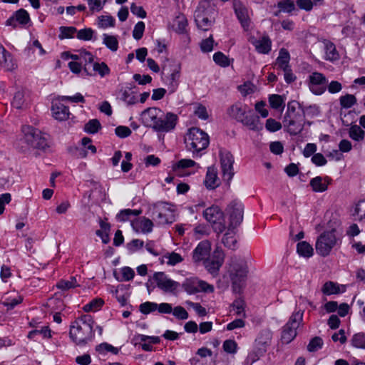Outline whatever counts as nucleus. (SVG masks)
Segmentation results:
<instances>
[{
    "label": "nucleus",
    "mask_w": 365,
    "mask_h": 365,
    "mask_svg": "<svg viewBox=\"0 0 365 365\" xmlns=\"http://www.w3.org/2000/svg\"><path fill=\"white\" fill-rule=\"evenodd\" d=\"M297 252L300 256L310 257L313 255L314 250L309 243L302 241L297 244Z\"/></svg>",
    "instance_id": "40"
},
{
    "label": "nucleus",
    "mask_w": 365,
    "mask_h": 365,
    "mask_svg": "<svg viewBox=\"0 0 365 365\" xmlns=\"http://www.w3.org/2000/svg\"><path fill=\"white\" fill-rule=\"evenodd\" d=\"M103 304V301L101 299H95L89 303L83 306V309L86 312H96L98 310Z\"/></svg>",
    "instance_id": "55"
},
{
    "label": "nucleus",
    "mask_w": 365,
    "mask_h": 365,
    "mask_svg": "<svg viewBox=\"0 0 365 365\" xmlns=\"http://www.w3.org/2000/svg\"><path fill=\"white\" fill-rule=\"evenodd\" d=\"M29 98L26 91L20 89L15 92L11 102L13 108L18 110H24L28 108Z\"/></svg>",
    "instance_id": "23"
},
{
    "label": "nucleus",
    "mask_w": 365,
    "mask_h": 365,
    "mask_svg": "<svg viewBox=\"0 0 365 365\" xmlns=\"http://www.w3.org/2000/svg\"><path fill=\"white\" fill-rule=\"evenodd\" d=\"M163 115V110L158 108H148L144 110L141 113V118L143 123L151 126L154 129V125L160 119Z\"/></svg>",
    "instance_id": "21"
},
{
    "label": "nucleus",
    "mask_w": 365,
    "mask_h": 365,
    "mask_svg": "<svg viewBox=\"0 0 365 365\" xmlns=\"http://www.w3.org/2000/svg\"><path fill=\"white\" fill-rule=\"evenodd\" d=\"M322 43L325 53L324 59L331 62L338 61L339 59V54L334 43L326 39Z\"/></svg>",
    "instance_id": "32"
},
{
    "label": "nucleus",
    "mask_w": 365,
    "mask_h": 365,
    "mask_svg": "<svg viewBox=\"0 0 365 365\" xmlns=\"http://www.w3.org/2000/svg\"><path fill=\"white\" fill-rule=\"evenodd\" d=\"M220 158L222 178L230 182L234 176L233 164L235 162L232 154L227 150L220 151Z\"/></svg>",
    "instance_id": "12"
},
{
    "label": "nucleus",
    "mask_w": 365,
    "mask_h": 365,
    "mask_svg": "<svg viewBox=\"0 0 365 365\" xmlns=\"http://www.w3.org/2000/svg\"><path fill=\"white\" fill-rule=\"evenodd\" d=\"M211 244L208 240L200 242L192 252V259L195 262L205 260L210 254Z\"/></svg>",
    "instance_id": "22"
},
{
    "label": "nucleus",
    "mask_w": 365,
    "mask_h": 365,
    "mask_svg": "<svg viewBox=\"0 0 365 365\" xmlns=\"http://www.w3.org/2000/svg\"><path fill=\"white\" fill-rule=\"evenodd\" d=\"M58 38L60 39L71 38L77 32L76 28L73 26H61Z\"/></svg>",
    "instance_id": "50"
},
{
    "label": "nucleus",
    "mask_w": 365,
    "mask_h": 365,
    "mask_svg": "<svg viewBox=\"0 0 365 365\" xmlns=\"http://www.w3.org/2000/svg\"><path fill=\"white\" fill-rule=\"evenodd\" d=\"M158 308V304L155 302H146L140 305L139 309L143 314H148L155 312Z\"/></svg>",
    "instance_id": "61"
},
{
    "label": "nucleus",
    "mask_w": 365,
    "mask_h": 365,
    "mask_svg": "<svg viewBox=\"0 0 365 365\" xmlns=\"http://www.w3.org/2000/svg\"><path fill=\"white\" fill-rule=\"evenodd\" d=\"M93 325L92 316L84 314L78 317L70 327V338L77 345L86 344L94 336Z\"/></svg>",
    "instance_id": "1"
},
{
    "label": "nucleus",
    "mask_w": 365,
    "mask_h": 365,
    "mask_svg": "<svg viewBox=\"0 0 365 365\" xmlns=\"http://www.w3.org/2000/svg\"><path fill=\"white\" fill-rule=\"evenodd\" d=\"M120 100L125 102L128 106L133 105L137 102L135 93L129 88L122 89L120 91Z\"/></svg>",
    "instance_id": "39"
},
{
    "label": "nucleus",
    "mask_w": 365,
    "mask_h": 365,
    "mask_svg": "<svg viewBox=\"0 0 365 365\" xmlns=\"http://www.w3.org/2000/svg\"><path fill=\"white\" fill-rule=\"evenodd\" d=\"M284 130L292 135H297L303 130L305 122L304 111L297 110L295 106L288 104L287 110L283 118Z\"/></svg>",
    "instance_id": "3"
},
{
    "label": "nucleus",
    "mask_w": 365,
    "mask_h": 365,
    "mask_svg": "<svg viewBox=\"0 0 365 365\" xmlns=\"http://www.w3.org/2000/svg\"><path fill=\"white\" fill-rule=\"evenodd\" d=\"M245 304L244 300L239 298V299H235L232 302L231 306L233 308V310L235 311L237 315H238L240 317H245L246 314L245 312Z\"/></svg>",
    "instance_id": "57"
},
{
    "label": "nucleus",
    "mask_w": 365,
    "mask_h": 365,
    "mask_svg": "<svg viewBox=\"0 0 365 365\" xmlns=\"http://www.w3.org/2000/svg\"><path fill=\"white\" fill-rule=\"evenodd\" d=\"M95 31L91 28H85L83 29L77 30L76 37L82 41H91L93 38Z\"/></svg>",
    "instance_id": "53"
},
{
    "label": "nucleus",
    "mask_w": 365,
    "mask_h": 365,
    "mask_svg": "<svg viewBox=\"0 0 365 365\" xmlns=\"http://www.w3.org/2000/svg\"><path fill=\"white\" fill-rule=\"evenodd\" d=\"M272 339V332L269 329H264L260 331L255 339V347L257 349V356L263 355L267 351V347L270 345Z\"/></svg>",
    "instance_id": "18"
},
{
    "label": "nucleus",
    "mask_w": 365,
    "mask_h": 365,
    "mask_svg": "<svg viewBox=\"0 0 365 365\" xmlns=\"http://www.w3.org/2000/svg\"><path fill=\"white\" fill-rule=\"evenodd\" d=\"M290 55L288 51L285 48H281L279 52V56L274 63V67L277 69L284 70L290 67L289 66Z\"/></svg>",
    "instance_id": "33"
},
{
    "label": "nucleus",
    "mask_w": 365,
    "mask_h": 365,
    "mask_svg": "<svg viewBox=\"0 0 365 365\" xmlns=\"http://www.w3.org/2000/svg\"><path fill=\"white\" fill-rule=\"evenodd\" d=\"M187 26V20L185 16L182 14L177 15L172 24L173 30L178 34H184L186 32Z\"/></svg>",
    "instance_id": "36"
},
{
    "label": "nucleus",
    "mask_w": 365,
    "mask_h": 365,
    "mask_svg": "<svg viewBox=\"0 0 365 365\" xmlns=\"http://www.w3.org/2000/svg\"><path fill=\"white\" fill-rule=\"evenodd\" d=\"M323 340L319 336L314 337L307 346V350L310 352H314L322 349L323 346Z\"/></svg>",
    "instance_id": "63"
},
{
    "label": "nucleus",
    "mask_w": 365,
    "mask_h": 365,
    "mask_svg": "<svg viewBox=\"0 0 365 365\" xmlns=\"http://www.w3.org/2000/svg\"><path fill=\"white\" fill-rule=\"evenodd\" d=\"M340 244L341 240L337 237L335 229L325 230L317 238L316 252L319 255L325 257L329 256L331 250Z\"/></svg>",
    "instance_id": "5"
},
{
    "label": "nucleus",
    "mask_w": 365,
    "mask_h": 365,
    "mask_svg": "<svg viewBox=\"0 0 365 365\" xmlns=\"http://www.w3.org/2000/svg\"><path fill=\"white\" fill-rule=\"evenodd\" d=\"M277 7L279 8L280 11L284 13H291L295 9V5L292 0H284L277 4Z\"/></svg>",
    "instance_id": "60"
},
{
    "label": "nucleus",
    "mask_w": 365,
    "mask_h": 365,
    "mask_svg": "<svg viewBox=\"0 0 365 365\" xmlns=\"http://www.w3.org/2000/svg\"><path fill=\"white\" fill-rule=\"evenodd\" d=\"M225 259V254L223 250L217 247L211 257H207L204 261V265L206 269L212 275H216L222 267Z\"/></svg>",
    "instance_id": "14"
},
{
    "label": "nucleus",
    "mask_w": 365,
    "mask_h": 365,
    "mask_svg": "<svg viewBox=\"0 0 365 365\" xmlns=\"http://www.w3.org/2000/svg\"><path fill=\"white\" fill-rule=\"evenodd\" d=\"M79 284L75 277H71L68 280L61 279L56 284V287L63 291L78 287Z\"/></svg>",
    "instance_id": "44"
},
{
    "label": "nucleus",
    "mask_w": 365,
    "mask_h": 365,
    "mask_svg": "<svg viewBox=\"0 0 365 365\" xmlns=\"http://www.w3.org/2000/svg\"><path fill=\"white\" fill-rule=\"evenodd\" d=\"M322 292L326 295L336 294L344 292V289H341L340 286L333 282H327L322 289Z\"/></svg>",
    "instance_id": "41"
},
{
    "label": "nucleus",
    "mask_w": 365,
    "mask_h": 365,
    "mask_svg": "<svg viewBox=\"0 0 365 365\" xmlns=\"http://www.w3.org/2000/svg\"><path fill=\"white\" fill-rule=\"evenodd\" d=\"M165 257L168 259L167 264L171 266H174L183 260L182 256L175 252L168 253L166 255H165Z\"/></svg>",
    "instance_id": "64"
},
{
    "label": "nucleus",
    "mask_w": 365,
    "mask_h": 365,
    "mask_svg": "<svg viewBox=\"0 0 365 365\" xmlns=\"http://www.w3.org/2000/svg\"><path fill=\"white\" fill-rule=\"evenodd\" d=\"M24 138L22 141L26 143L29 147L33 148L36 139L41 134V131L31 125H24L22 127Z\"/></svg>",
    "instance_id": "26"
},
{
    "label": "nucleus",
    "mask_w": 365,
    "mask_h": 365,
    "mask_svg": "<svg viewBox=\"0 0 365 365\" xmlns=\"http://www.w3.org/2000/svg\"><path fill=\"white\" fill-rule=\"evenodd\" d=\"M233 8L236 16L244 31H249L252 25V11L240 1H235Z\"/></svg>",
    "instance_id": "11"
},
{
    "label": "nucleus",
    "mask_w": 365,
    "mask_h": 365,
    "mask_svg": "<svg viewBox=\"0 0 365 365\" xmlns=\"http://www.w3.org/2000/svg\"><path fill=\"white\" fill-rule=\"evenodd\" d=\"M213 61L216 64L223 68L230 65V59L220 51L216 52L213 55Z\"/></svg>",
    "instance_id": "49"
},
{
    "label": "nucleus",
    "mask_w": 365,
    "mask_h": 365,
    "mask_svg": "<svg viewBox=\"0 0 365 365\" xmlns=\"http://www.w3.org/2000/svg\"><path fill=\"white\" fill-rule=\"evenodd\" d=\"M203 216L207 222L213 225L215 232L220 233L224 231L225 228L222 223L224 214L219 207L211 206L207 207L204 211Z\"/></svg>",
    "instance_id": "10"
},
{
    "label": "nucleus",
    "mask_w": 365,
    "mask_h": 365,
    "mask_svg": "<svg viewBox=\"0 0 365 365\" xmlns=\"http://www.w3.org/2000/svg\"><path fill=\"white\" fill-rule=\"evenodd\" d=\"M195 164L196 163L191 159H182L173 164L172 170L176 174L180 175L179 172L181 169L193 167Z\"/></svg>",
    "instance_id": "45"
},
{
    "label": "nucleus",
    "mask_w": 365,
    "mask_h": 365,
    "mask_svg": "<svg viewBox=\"0 0 365 365\" xmlns=\"http://www.w3.org/2000/svg\"><path fill=\"white\" fill-rule=\"evenodd\" d=\"M178 117L173 113H167L165 114L163 112V115L160 119L154 125V130L158 132L168 133L173 130L176 125Z\"/></svg>",
    "instance_id": "17"
},
{
    "label": "nucleus",
    "mask_w": 365,
    "mask_h": 365,
    "mask_svg": "<svg viewBox=\"0 0 365 365\" xmlns=\"http://www.w3.org/2000/svg\"><path fill=\"white\" fill-rule=\"evenodd\" d=\"M142 211L140 210H130V209H125L121 210L118 215H117V219L120 222H125L128 221L130 219V217L131 215L133 216H138L140 215Z\"/></svg>",
    "instance_id": "47"
},
{
    "label": "nucleus",
    "mask_w": 365,
    "mask_h": 365,
    "mask_svg": "<svg viewBox=\"0 0 365 365\" xmlns=\"http://www.w3.org/2000/svg\"><path fill=\"white\" fill-rule=\"evenodd\" d=\"M135 225L143 233H148L153 230V223L148 218L142 217L135 222Z\"/></svg>",
    "instance_id": "46"
},
{
    "label": "nucleus",
    "mask_w": 365,
    "mask_h": 365,
    "mask_svg": "<svg viewBox=\"0 0 365 365\" xmlns=\"http://www.w3.org/2000/svg\"><path fill=\"white\" fill-rule=\"evenodd\" d=\"M340 105L343 108H350L356 103V98L352 94H346L339 98Z\"/></svg>",
    "instance_id": "48"
},
{
    "label": "nucleus",
    "mask_w": 365,
    "mask_h": 365,
    "mask_svg": "<svg viewBox=\"0 0 365 365\" xmlns=\"http://www.w3.org/2000/svg\"><path fill=\"white\" fill-rule=\"evenodd\" d=\"M215 9L207 1H202L195 11V21L202 31H208L215 21Z\"/></svg>",
    "instance_id": "6"
},
{
    "label": "nucleus",
    "mask_w": 365,
    "mask_h": 365,
    "mask_svg": "<svg viewBox=\"0 0 365 365\" xmlns=\"http://www.w3.org/2000/svg\"><path fill=\"white\" fill-rule=\"evenodd\" d=\"M351 344L356 348L365 349V334L361 332L354 334L351 339Z\"/></svg>",
    "instance_id": "58"
},
{
    "label": "nucleus",
    "mask_w": 365,
    "mask_h": 365,
    "mask_svg": "<svg viewBox=\"0 0 365 365\" xmlns=\"http://www.w3.org/2000/svg\"><path fill=\"white\" fill-rule=\"evenodd\" d=\"M244 125L252 130H259V120L251 110H248L244 118L240 121Z\"/></svg>",
    "instance_id": "35"
},
{
    "label": "nucleus",
    "mask_w": 365,
    "mask_h": 365,
    "mask_svg": "<svg viewBox=\"0 0 365 365\" xmlns=\"http://www.w3.org/2000/svg\"><path fill=\"white\" fill-rule=\"evenodd\" d=\"M182 287L188 294H194L200 292L206 293L214 292L212 285L195 277L186 278L182 284Z\"/></svg>",
    "instance_id": "9"
},
{
    "label": "nucleus",
    "mask_w": 365,
    "mask_h": 365,
    "mask_svg": "<svg viewBox=\"0 0 365 365\" xmlns=\"http://www.w3.org/2000/svg\"><path fill=\"white\" fill-rule=\"evenodd\" d=\"M135 345H140L143 350L145 351H150L153 350V344L160 343V338L158 336H150L144 334H138L133 336V339Z\"/></svg>",
    "instance_id": "20"
},
{
    "label": "nucleus",
    "mask_w": 365,
    "mask_h": 365,
    "mask_svg": "<svg viewBox=\"0 0 365 365\" xmlns=\"http://www.w3.org/2000/svg\"><path fill=\"white\" fill-rule=\"evenodd\" d=\"M88 3L89 9L92 12H98L101 11L106 4V0H86Z\"/></svg>",
    "instance_id": "59"
},
{
    "label": "nucleus",
    "mask_w": 365,
    "mask_h": 365,
    "mask_svg": "<svg viewBox=\"0 0 365 365\" xmlns=\"http://www.w3.org/2000/svg\"><path fill=\"white\" fill-rule=\"evenodd\" d=\"M23 297L20 294H16L14 296L6 297L2 302V304L7 308V309H13L16 305L23 302Z\"/></svg>",
    "instance_id": "43"
},
{
    "label": "nucleus",
    "mask_w": 365,
    "mask_h": 365,
    "mask_svg": "<svg viewBox=\"0 0 365 365\" xmlns=\"http://www.w3.org/2000/svg\"><path fill=\"white\" fill-rule=\"evenodd\" d=\"M30 21L29 13L24 9H21L15 12L14 16L8 19L6 21V26H11L15 28L16 23L21 25H26Z\"/></svg>",
    "instance_id": "24"
},
{
    "label": "nucleus",
    "mask_w": 365,
    "mask_h": 365,
    "mask_svg": "<svg viewBox=\"0 0 365 365\" xmlns=\"http://www.w3.org/2000/svg\"><path fill=\"white\" fill-rule=\"evenodd\" d=\"M331 179L327 176L322 178L317 176L311 179L309 185L315 192H323L328 189V185L331 183Z\"/></svg>",
    "instance_id": "30"
},
{
    "label": "nucleus",
    "mask_w": 365,
    "mask_h": 365,
    "mask_svg": "<svg viewBox=\"0 0 365 365\" xmlns=\"http://www.w3.org/2000/svg\"><path fill=\"white\" fill-rule=\"evenodd\" d=\"M309 88L315 95H321L325 91L327 80L325 76L319 72H314L309 76Z\"/></svg>",
    "instance_id": "16"
},
{
    "label": "nucleus",
    "mask_w": 365,
    "mask_h": 365,
    "mask_svg": "<svg viewBox=\"0 0 365 365\" xmlns=\"http://www.w3.org/2000/svg\"><path fill=\"white\" fill-rule=\"evenodd\" d=\"M249 41L259 53L268 54L272 49V41L267 35H264L258 38L252 36L249 38Z\"/></svg>",
    "instance_id": "19"
},
{
    "label": "nucleus",
    "mask_w": 365,
    "mask_h": 365,
    "mask_svg": "<svg viewBox=\"0 0 365 365\" xmlns=\"http://www.w3.org/2000/svg\"><path fill=\"white\" fill-rule=\"evenodd\" d=\"M80 62L83 64L84 73L86 66L95 63L93 54L86 50L80 51Z\"/></svg>",
    "instance_id": "51"
},
{
    "label": "nucleus",
    "mask_w": 365,
    "mask_h": 365,
    "mask_svg": "<svg viewBox=\"0 0 365 365\" xmlns=\"http://www.w3.org/2000/svg\"><path fill=\"white\" fill-rule=\"evenodd\" d=\"M103 43L113 52L116 51L118 48V40L116 36L113 35L103 34Z\"/></svg>",
    "instance_id": "42"
},
{
    "label": "nucleus",
    "mask_w": 365,
    "mask_h": 365,
    "mask_svg": "<svg viewBox=\"0 0 365 365\" xmlns=\"http://www.w3.org/2000/svg\"><path fill=\"white\" fill-rule=\"evenodd\" d=\"M101 128V123L97 119L90 120L84 126V131L90 133H96Z\"/></svg>",
    "instance_id": "56"
},
{
    "label": "nucleus",
    "mask_w": 365,
    "mask_h": 365,
    "mask_svg": "<svg viewBox=\"0 0 365 365\" xmlns=\"http://www.w3.org/2000/svg\"><path fill=\"white\" fill-rule=\"evenodd\" d=\"M153 219L159 225L171 224L175 221L173 205L165 202L155 203L150 208Z\"/></svg>",
    "instance_id": "7"
},
{
    "label": "nucleus",
    "mask_w": 365,
    "mask_h": 365,
    "mask_svg": "<svg viewBox=\"0 0 365 365\" xmlns=\"http://www.w3.org/2000/svg\"><path fill=\"white\" fill-rule=\"evenodd\" d=\"M98 25L101 28L106 29L115 26V19L111 16H101L98 17Z\"/></svg>",
    "instance_id": "62"
},
{
    "label": "nucleus",
    "mask_w": 365,
    "mask_h": 365,
    "mask_svg": "<svg viewBox=\"0 0 365 365\" xmlns=\"http://www.w3.org/2000/svg\"><path fill=\"white\" fill-rule=\"evenodd\" d=\"M51 112L53 117L59 121L67 120L70 115L68 107L66 106L61 102L53 103Z\"/></svg>",
    "instance_id": "27"
},
{
    "label": "nucleus",
    "mask_w": 365,
    "mask_h": 365,
    "mask_svg": "<svg viewBox=\"0 0 365 365\" xmlns=\"http://www.w3.org/2000/svg\"><path fill=\"white\" fill-rule=\"evenodd\" d=\"M16 65L13 61L11 54L0 44V68L7 71H13Z\"/></svg>",
    "instance_id": "25"
},
{
    "label": "nucleus",
    "mask_w": 365,
    "mask_h": 365,
    "mask_svg": "<svg viewBox=\"0 0 365 365\" xmlns=\"http://www.w3.org/2000/svg\"><path fill=\"white\" fill-rule=\"evenodd\" d=\"M228 212L230 221L229 227L235 229L243 220L244 205L241 202L234 200L228 206Z\"/></svg>",
    "instance_id": "15"
},
{
    "label": "nucleus",
    "mask_w": 365,
    "mask_h": 365,
    "mask_svg": "<svg viewBox=\"0 0 365 365\" xmlns=\"http://www.w3.org/2000/svg\"><path fill=\"white\" fill-rule=\"evenodd\" d=\"M185 143L189 151H191L193 156L198 155V153L207 148L210 143L208 135L198 128H190L185 137Z\"/></svg>",
    "instance_id": "4"
},
{
    "label": "nucleus",
    "mask_w": 365,
    "mask_h": 365,
    "mask_svg": "<svg viewBox=\"0 0 365 365\" xmlns=\"http://www.w3.org/2000/svg\"><path fill=\"white\" fill-rule=\"evenodd\" d=\"M353 215L356 220L359 221L365 217V200H361L356 205Z\"/></svg>",
    "instance_id": "54"
},
{
    "label": "nucleus",
    "mask_w": 365,
    "mask_h": 365,
    "mask_svg": "<svg viewBox=\"0 0 365 365\" xmlns=\"http://www.w3.org/2000/svg\"><path fill=\"white\" fill-rule=\"evenodd\" d=\"M204 183L209 190H214L220 185V182L217 177V170L215 167L211 166L207 168Z\"/></svg>",
    "instance_id": "31"
},
{
    "label": "nucleus",
    "mask_w": 365,
    "mask_h": 365,
    "mask_svg": "<svg viewBox=\"0 0 365 365\" xmlns=\"http://www.w3.org/2000/svg\"><path fill=\"white\" fill-rule=\"evenodd\" d=\"M270 106L274 109H279L284 107V101L282 97L277 94L270 95L269 97Z\"/></svg>",
    "instance_id": "52"
},
{
    "label": "nucleus",
    "mask_w": 365,
    "mask_h": 365,
    "mask_svg": "<svg viewBox=\"0 0 365 365\" xmlns=\"http://www.w3.org/2000/svg\"><path fill=\"white\" fill-rule=\"evenodd\" d=\"M153 281L157 287L167 293H174L180 287V283L169 278L164 272H156Z\"/></svg>",
    "instance_id": "13"
},
{
    "label": "nucleus",
    "mask_w": 365,
    "mask_h": 365,
    "mask_svg": "<svg viewBox=\"0 0 365 365\" xmlns=\"http://www.w3.org/2000/svg\"><path fill=\"white\" fill-rule=\"evenodd\" d=\"M109 73L110 68L104 62L101 63L95 62L94 64H88L85 68V73L88 76H95L98 73L101 77H104Z\"/></svg>",
    "instance_id": "28"
},
{
    "label": "nucleus",
    "mask_w": 365,
    "mask_h": 365,
    "mask_svg": "<svg viewBox=\"0 0 365 365\" xmlns=\"http://www.w3.org/2000/svg\"><path fill=\"white\" fill-rule=\"evenodd\" d=\"M247 111L246 106H243L241 103H237L232 105L228 109V114L231 118L240 122Z\"/></svg>",
    "instance_id": "34"
},
{
    "label": "nucleus",
    "mask_w": 365,
    "mask_h": 365,
    "mask_svg": "<svg viewBox=\"0 0 365 365\" xmlns=\"http://www.w3.org/2000/svg\"><path fill=\"white\" fill-rule=\"evenodd\" d=\"M304 311L299 309L292 313L289 321L282 330L281 339L283 343H290L297 336V329L303 321Z\"/></svg>",
    "instance_id": "8"
},
{
    "label": "nucleus",
    "mask_w": 365,
    "mask_h": 365,
    "mask_svg": "<svg viewBox=\"0 0 365 365\" xmlns=\"http://www.w3.org/2000/svg\"><path fill=\"white\" fill-rule=\"evenodd\" d=\"M180 77V68H175L171 73L165 76V83L168 86V89L169 91V93L172 94L175 93L179 86V80Z\"/></svg>",
    "instance_id": "29"
},
{
    "label": "nucleus",
    "mask_w": 365,
    "mask_h": 365,
    "mask_svg": "<svg viewBox=\"0 0 365 365\" xmlns=\"http://www.w3.org/2000/svg\"><path fill=\"white\" fill-rule=\"evenodd\" d=\"M229 274L232 282V289L239 293L245 285L248 268L246 262L236 256L231 257L229 264Z\"/></svg>",
    "instance_id": "2"
},
{
    "label": "nucleus",
    "mask_w": 365,
    "mask_h": 365,
    "mask_svg": "<svg viewBox=\"0 0 365 365\" xmlns=\"http://www.w3.org/2000/svg\"><path fill=\"white\" fill-rule=\"evenodd\" d=\"M348 134L350 138L357 142L363 141L365 138V131L358 125H351Z\"/></svg>",
    "instance_id": "38"
},
{
    "label": "nucleus",
    "mask_w": 365,
    "mask_h": 365,
    "mask_svg": "<svg viewBox=\"0 0 365 365\" xmlns=\"http://www.w3.org/2000/svg\"><path fill=\"white\" fill-rule=\"evenodd\" d=\"M232 227H229L228 231L224 235L222 242L227 248L235 250L237 249V239Z\"/></svg>",
    "instance_id": "37"
}]
</instances>
